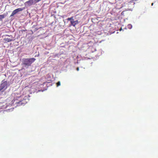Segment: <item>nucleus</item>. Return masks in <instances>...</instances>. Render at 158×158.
I'll use <instances>...</instances> for the list:
<instances>
[{
	"label": "nucleus",
	"instance_id": "6e6552de",
	"mask_svg": "<svg viewBox=\"0 0 158 158\" xmlns=\"http://www.w3.org/2000/svg\"><path fill=\"white\" fill-rule=\"evenodd\" d=\"M5 17L4 15H0V20L4 19Z\"/></svg>",
	"mask_w": 158,
	"mask_h": 158
},
{
	"label": "nucleus",
	"instance_id": "4468645a",
	"mask_svg": "<svg viewBox=\"0 0 158 158\" xmlns=\"http://www.w3.org/2000/svg\"><path fill=\"white\" fill-rule=\"evenodd\" d=\"M153 5V3H152V5Z\"/></svg>",
	"mask_w": 158,
	"mask_h": 158
},
{
	"label": "nucleus",
	"instance_id": "9b49d317",
	"mask_svg": "<svg viewBox=\"0 0 158 158\" xmlns=\"http://www.w3.org/2000/svg\"><path fill=\"white\" fill-rule=\"evenodd\" d=\"M41 0H34L35 3H36Z\"/></svg>",
	"mask_w": 158,
	"mask_h": 158
},
{
	"label": "nucleus",
	"instance_id": "9d476101",
	"mask_svg": "<svg viewBox=\"0 0 158 158\" xmlns=\"http://www.w3.org/2000/svg\"><path fill=\"white\" fill-rule=\"evenodd\" d=\"M60 85V81H59L56 83V86L57 87H58Z\"/></svg>",
	"mask_w": 158,
	"mask_h": 158
},
{
	"label": "nucleus",
	"instance_id": "7ed1b4c3",
	"mask_svg": "<svg viewBox=\"0 0 158 158\" xmlns=\"http://www.w3.org/2000/svg\"><path fill=\"white\" fill-rule=\"evenodd\" d=\"M23 10V9L22 8H19L15 10L12 12V13L10 15V16H14L15 15L17 14L18 12L21 11Z\"/></svg>",
	"mask_w": 158,
	"mask_h": 158
},
{
	"label": "nucleus",
	"instance_id": "39448f33",
	"mask_svg": "<svg viewBox=\"0 0 158 158\" xmlns=\"http://www.w3.org/2000/svg\"><path fill=\"white\" fill-rule=\"evenodd\" d=\"M71 25L75 27V25L77 24L78 22L77 20L74 21V20H72L70 21Z\"/></svg>",
	"mask_w": 158,
	"mask_h": 158
},
{
	"label": "nucleus",
	"instance_id": "1a4fd4ad",
	"mask_svg": "<svg viewBox=\"0 0 158 158\" xmlns=\"http://www.w3.org/2000/svg\"><path fill=\"white\" fill-rule=\"evenodd\" d=\"M73 16L71 17V18H69L67 19V20L68 21H71L72 20H74L73 19Z\"/></svg>",
	"mask_w": 158,
	"mask_h": 158
},
{
	"label": "nucleus",
	"instance_id": "ddd939ff",
	"mask_svg": "<svg viewBox=\"0 0 158 158\" xmlns=\"http://www.w3.org/2000/svg\"><path fill=\"white\" fill-rule=\"evenodd\" d=\"M79 67H77V69H76V70H77V71H79Z\"/></svg>",
	"mask_w": 158,
	"mask_h": 158
},
{
	"label": "nucleus",
	"instance_id": "423d86ee",
	"mask_svg": "<svg viewBox=\"0 0 158 158\" xmlns=\"http://www.w3.org/2000/svg\"><path fill=\"white\" fill-rule=\"evenodd\" d=\"M26 3L29 6H31L35 3L34 0H29V1H27Z\"/></svg>",
	"mask_w": 158,
	"mask_h": 158
},
{
	"label": "nucleus",
	"instance_id": "f03ea898",
	"mask_svg": "<svg viewBox=\"0 0 158 158\" xmlns=\"http://www.w3.org/2000/svg\"><path fill=\"white\" fill-rule=\"evenodd\" d=\"M7 81H2L0 85V92H3L7 88Z\"/></svg>",
	"mask_w": 158,
	"mask_h": 158
},
{
	"label": "nucleus",
	"instance_id": "0eeeda50",
	"mask_svg": "<svg viewBox=\"0 0 158 158\" xmlns=\"http://www.w3.org/2000/svg\"><path fill=\"white\" fill-rule=\"evenodd\" d=\"M4 40L6 43L10 42L12 40L10 38H6L4 39Z\"/></svg>",
	"mask_w": 158,
	"mask_h": 158
},
{
	"label": "nucleus",
	"instance_id": "f257e3e1",
	"mask_svg": "<svg viewBox=\"0 0 158 158\" xmlns=\"http://www.w3.org/2000/svg\"><path fill=\"white\" fill-rule=\"evenodd\" d=\"M35 60V59L33 58H23L22 60V64L25 67H28L30 66Z\"/></svg>",
	"mask_w": 158,
	"mask_h": 158
},
{
	"label": "nucleus",
	"instance_id": "f8f14e48",
	"mask_svg": "<svg viewBox=\"0 0 158 158\" xmlns=\"http://www.w3.org/2000/svg\"><path fill=\"white\" fill-rule=\"evenodd\" d=\"M128 27L129 29H131L132 27V26L131 24H128Z\"/></svg>",
	"mask_w": 158,
	"mask_h": 158
},
{
	"label": "nucleus",
	"instance_id": "20e7f679",
	"mask_svg": "<svg viewBox=\"0 0 158 158\" xmlns=\"http://www.w3.org/2000/svg\"><path fill=\"white\" fill-rule=\"evenodd\" d=\"M24 100H22L19 102L16 101L15 103L17 104V106H19L23 105H24L25 103L24 102Z\"/></svg>",
	"mask_w": 158,
	"mask_h": 158
}]
</instances>
